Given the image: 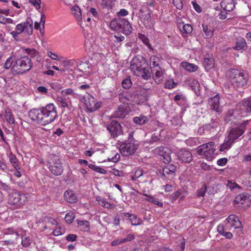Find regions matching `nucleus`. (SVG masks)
Listing matches in <instances>:
<instances>
[{"instance_id":"obj_19","label":"nucleus","mask_w":251,"mask_h":251,"mask_svg":"<svg viewBox=\"0 0 251 251\" xmlns=\"http://www.w3.org/2000/svg\"><path fill=\"white\" fill-rule=\"evenodd\" d=\"M167 148H164L163 147H159L155 149V151L159 155L163 157V159L165 163H169L171 160V157L169 153L167 152Z\"/></svg>"},{"instance_id":"obj_32","label":"nucleus","mask_w":251,"mask_h":251,"mask_svg":"<svg viewBox=\"0 0 251 251\" xmlns=\"http://www.w3.org/2000/svg\"><path fill=\"white\" fill-rule=\"evenodd\" d=\"M181 66L189 72H194L198 69V67L197 65L188 62H182Z\"/></svg>"},{"instance_id":"obj_20","label":"nucleus","mask_w":251,"mask_h":251,"mask_svg":"<svg viewBox=\"0 0 251 251\" xmlns=\"http://www.w3.org/2000/svg\"><path fill=\"white\" fill-rule=\"evenodd\" d=\"M140 12L142 13L140 16L143 24L146 27L151 28L153 24L151 20V14L149 12H144L142 10H140Z\"/></svg>"},{"instance_id":"obj_56","label":"nucleus","mask_w":251,"mask_h":251,"mask_svg":"<svg viewBox=\"0 0 251 251\" xmlns=\"http://www.w3.org/2000/svg\"><path fill=\"white\" fill-rule=\"evenodd\" d=\"M73 14L76 18H79L81 16V12L78 7H75L73 10Z\"/></svg>"},{"instance_id":"obj_35","label":"nucleus","mask_w":251,"mask_h":251,"mask_svg":"<svg viewBox=\"0 0 251 251\" xmlns=\"http://www.w3.org/2000/svg\"><path fill=\"white\" fill-rule=\"evenodd\" d=\"M89 68V66L88 63L80 61H78L76 69L80 72H87Z\"/></svg>"},{"instance_id":"obj_63","label":"nucleus","mask_w":251,"mask_h":251,"mask_svg":"<svg viewBox=\"0 0 251 251\" xmlns=\"http://www.w3.org/2000/svg\"><path fill=\"white\" fill-rule=\"evenodd\" d=\"M175 85H176V84H175L174 81L173 80L168 81L165 84V88H168V89H172V88L175 87Z\"/></svg>"},{"instance_id":"obj_5","label":"nucleus","mask_w":251,"mask_h":251,"mask_svg":"<svg viewBox=\"0 0 251 251\" xmlns=\"http://www.w3.org/2000/svg\"><path fill=\"white\" fill-rule=\"evenodd\" d=\"M109 26L112 30L120 31L126 35H130L133 30L129 22L122 18L113 19L110 22Z\"/></svg>"},{"instance_id":"obj_50","label":"nucleus","mask_w":251,"mask_h":251,"mask_svg":"<svg viewBox=\"0 0 251 251\" xmlns=\"http://www.w3.org/2000/svg\"><path fill=\"white\" fill-rule=\"evenodd\" d=\"M5 233L6 234L13 235V237L15 239H17L19 236L18 233L14 231L12 228H9L7 229V230L5 231Z\"/></svg>"},{"instance_id":"obj_22","label":"nucleus","mask_w":251,"mask_h":251,"mask_svg":"<svg viewBox=\"0 0 251 251\" xmlns=\"http://www.w3.org/2000/svg\"><path fill=\"white\" fill-rule=\"evenodd\" d=\"M251 195L243 193L237 196L235 198L234 203L236 204H244L248 202L251 200Z\"/></svg>"},{"instance_id":"obj_60","label":"nucleus","mask_w":251,"mask_h":251,"mask_svg":"<svg viewBox=\"0 0 251 251\" xmlns=\"http://www.w3.org/2000/svg\"><path fill=\"white\" fill-rule=\"evenodd\" d=\"M134 176L135 178H138L143 175V171L140 168L137 169L134 172Z\"/></svg>"},{"instance_id":"obj_62","label":"nucleus","mask_w":251,"mask_h":251,"mask_svg":"<svg viewBox=\"0 0 251 251\" xmlns=\"http://www.w3.org/2000/svg\"><path fill=\"white\" fill-rule=\"evenodd\" d=\"M192 4L193 5L194 8L198 13H201L202 11L201 7L196 1H192Z\"/></svg>"},{"instance_id":"obj_26","label":"nucleus","mask_w":251,"mask_h":251,"mask_svg":"<svg viewBox=\"0 0 251 251\" xmlns=\"http://www.w3.org/2000/svg\"><path fill=\"white\" fill-rule=\"evenodd\" d=\"M127 114V111L124 106H119L113 113V116L116 118H124Z\"/></svg>"},{"instance_id":"obj_41","label":"nucleus","mask_w":251,"mask_h":251,"mask_svg":"<svg viewBox=\"0 0 251 251\" xmlns=\"http://www.w3.org/2000/svg\"><path fill=\"white\" fill-rule=\"evenodd\" d=\"M218 120H215L213 122H212L211 124L205 125L203 126V129L208 130H211L212 129L217 127L218 125Z\"/></svg>"},{"instance_id":"obj_24","label":"nucleus","mask_w":251,"mask_h":251,"mask_svg":"<svg viewBox=\"0 0 251 251\" xmlns=\"http://www.w3.org/2000/svg\"><path fill=\"white\" fill-rule=\"evenodd\" d=\"M221 6L226 11H231L235 6L233 0H223Z\"/></svg>"},{"instance_id":"obj_17","label":"nucleus","mask_w":251,"mask_h":251,"mask_svg":"<svg viewBox=\"0 0 251 251\" xmlns=\"http://www.w3.org/2000/svg\"><path fill=\"white\" fill-rule=\"evenodd\" d=\"M185 83L186 85L190 86L192 90L195 92L197 96H199L200 94V85L199 82L192 78H190L185 80Z\"/></svg>"},{"instance_id":"obj_38","label":"nucleus","mask_w":251,"mask_h":251,"mask_svg":"<svg viewBox=\"0 0 251 251\" xmlns=\"http://www.w3.org/2000/svg\"><path fill=\"white\" fill-rule=\"evenodd\" d=\"M5 118L7 122L10 124H15V119L10 109H6L5 111Z\"/></svg>"},{"instance_id":"obj_40","label":"nucleus","mask_w":251,"mask_h":251,"mask_svg":"<svg viewBox=\"0 0 251 251\" xmlns=\"http://www.w3.org/2000/svg\"><path fill=\"white\" fill-rule=\"evenodd\" d=\"M26 26V31L28 34H31L32 32V25L33 22L30 18H27L26 22L23 24Z\"/></svg>"},{"instance_id":"obj_43","label":"nucleus","mask_w":251,"mask_h":251,"mask_svg":"<svg viewBox=\"0 0 251 251\" xmlns=\"http://www.w3.org/2000/svg\"><path fill=\"white\" fill-rule=\"evenodd\" d=\"M51 87L54 90L58 91L63 88L62 81L59 80L50 84Z\"/></svg>"},{"instance_id":"obj_8","label":"nucleus","mask_w":251,"mask_h":251,"mask_svg":"<svg viewBox=\"0 0 251 251\" xmlns=\"http://www.w3.org/2000/svg\"><path fill=\"white\" fill-rule=\"evenodd\" d=\"M133 139L132 134L130 133L129 142L123 143L120 146V151L125 156L132 155L137 149V146L132 142Z\"/></svg>"},{"instance_id":"obj_2","label":"nucleus","mask_w":251,"mask_h":251,"mask_svg":"<svg viewBox=\"0 0 251 251\" xmlns=\"http://www.w3.org/2000/svg\"><path fill=\"white\" fill-rule=\"evenodd\" d=\"M32 67L30 58L27 55L23 56L14 55L8 58L4 63V67L9 69L11 67L13 73L15 74H20L28 71Z\"/></svg>"},{"instance_id":"obj_37","label":"nucleus","mask_w":251,"mask_h":251,"mask_svg":"<svg viewBox=\"0 0 251 251\" xmlns=\"http://www.w3.org/2000/svg\"><path fill=\"white\" fill-rule=\"evenodd\" d=\"M179 27L182 33L183 34H190L193 31V28L190 24H185L182 25V29H181V25H179Z\"/></svg>"},{"instance_id":"obj_57","label":"nucleus","mask_w":251,"mask_h":251,"mask_svg":"<svg viewBox=\"0 0 251 251\" xmlns=\"http://www.w3.org/2000/svg\"><path fill=\"white\" fill-rule=\"evenodd\" d=\"M57 100L60 102V106L62 107H67L68 106V104L66 102L65 100L62 97H57Z\"/></svg>"},{"instance_id":"obj_48","label":"nucleus","mask_w":251,"mask_h":251,"mask_svg":"<svg viewBox=\"0 0 251 251\" xmlns=\"http://www.w3.org/2000/svg\"><path fill=\"white\" fill-rule=\"evenodd\" d=\"M75 218V215L73 212L68 213L66 214L65 220L68 224L73 223Z\"/></svg>"},{"instance_id":"obj_23","label":"nucleus","mask_w":251,"mask_h":251,"mask_svg":"<svg viewBox=\"0 0 251 251\" xmlns=\"http://www.w3.org/2000/svg\"><path fill=\"white\" fill-rule=\"evenodd\" d=\"M215 65L214 60L213 58L209 55L205 56L203 65L206 71H209L212 69Z\"/></svg>"},{"instance_id":"obj_47","label":"nucleus","mask_w":251,"mask_h":251,"mask_svg":"<svg viewBox=\"0 0 251 251\" xmlns=\"http://www.w3.org/2000/svg\"><path fill=\"white\" fill-rule=\"evenodd\" d=\"M78 225L81 228L85 231L89 230V223L87 221H81L78 223Z\"/></svg>"},{"instance_id":"obj_30","label":"nucleus","mask_w":251,"mask_h":251,"mask_svg":"<svg viewBox=\"0 0 251 251\" xmlns=\"http://www.w3.org/2000/svg\"><path fill=\"white\" fill-rule=\"evenodd\" d=\"M217 230L219 234L222 235L226 239H230L232 238L233 236L232 233H231L230 232H226L225 231V228L223 225L221 224L217 226Z\"/></svg>"},{"instance_id":"obj_42","label":"nucleus","mask_w":251,"mask_h":251,"mask_svg":"<svg viewBox=\"0 0 251 251\" xmlns=\"http://www.w3.org/2000/svg\"><path fill=\"white\" fill-rule=\"evenodd\" d=\"M233 142H234L229 140L228 138V140L221 146L220 151H223L229 149Z\"/></svg>"},{"instance_id":"obj_55","label":"nucleus","mask_w":251,"mask_h":251,"mask_svg":"<svg viewBox=\"0 0 251 251\" xmlns=\"http://www.w3.org/2000/svg\"><path fill=\"white\" fill-rule=\"evenodd\" d=\"M110 173L117 176H124V172L123 171L116 170L115 168L112 169Z\"/></svg>"},{"instance_id":"obj_51","label":"nucleus","mask_w":251,"mask_h":251,"mask_svg":"<svg viewBox=\"0 0 251 251\" xmlns=\"http://www.w3.org/2000/svg\"><path fill=\"white\" fill-rule=\"evenodd\" d=\"M174 5L178 9H182L183 8L182 0H173Z\"/></svg>"},{"instance_id":"obj_31","label":"nucleus","mask_w":251,"mask_h":251,"mask_svg":"<svg viewBox=\"0 0 251 251\" xmlns=\"http://www.w3.org/2000/svg\"><path fill=\"white\" fill-rule=\"evenodd\" d=\"M131 98L132 96L127 92L121 93L119 96V100L123 103H128Z\"/></svg>"},{"instance_id":"obj_39","label":"nucleus","mask_w":251,"mask_h":251,"mask_svg":"<svg viewBox=\"0 0 251 251\" xmlns=\"http://www.w3.org/2000/svg\"><path fill=\"white\" fill-rule=\"evenodd\" d=\"M96 199L99 205L107 208H110V204L106 201L105 199L101 198L100 196H97Z\"/></svg>"},{"instance_id":"obj_3","label":"nucleus","mask_w":251,"mask_h":251,"mask_svg":"<svg viewBox=\"0 0 251 251\" xmlns=\"http://www.w3.org/2000/svg\"><path fill=\"white\" fill-rule=\"evenodd\" d=\"M130 68L135 75L145 80H148L151 77V73L148 67L147 61L142 56L133 57L131 61Z\"/></svg>"},{"instance_id":"obj_29","label":"nucleus","mask_w":251,"mask_h":251,"mask_svg":"<svg viewBox=\"0 0 251 251\" xmlns=\"http://www.w3.org/2000/svg\"><path fill=\"white\" fill-rule=\"evenodd\" d=\"M247 47L245 40L243 38H240L236 40L235 46L233 47L234 50H244Z\"/></svg>"},{"instance_id":"obj_27","label":"nucleus","mask_w":251,"mask_h":251,"mask_svg":"<svg viewBox=\"0 0 251 251\" xmlns=\"http://www.w3.org/2000/svg\"><path fill=\"white\" fill-rule=\"evenodd\" d=\"M65 200L70 203H75L77 201L76 195L72 190L65 191L64 194Z\"/></svg>"},{"instance_id":"obj_28","label":"nucleus","mask_w":251,"mask_h":251,"mask_svg":"<svg viewBox=\"0 0 251 251\" xmlns=\"http://www.w3.org/2000/svg\"><path fill=\"white\" fill-rule=\"evenodd\" d=\"M122 214L128 215V218L131 225L133 226L140 225L142 223V220L140 218H138L137 216L134 214L128 213H122Z\"/></svg>"},{"instance_id":"obj_11","label":"nucleus","mask_w":251,"mask_h":251,"mask_svg":"<svg viewBox=\"0 0 251 251\" xmlns=\"http://www.w3.org/2000/svg\"><path fill=\"white\" fill-rule=\"evenodd\" d=\"M226 223L225 224L226 228L231 230L242 227V224L238 217L235 215H230L226 218Z\"/></svg>"},{"instance_id":"obj_44","label":"nucleus","mask_w":251,"mask_h":251,"mask_svg":"<svg viewBox=\"0 0 251 251\" xmlns=\"http://www.w3.org/2000/svg\"><path fill=\"white\" fill-rule=\"evenodd\" d=\"M207 190V186L205 184H203L202 187L198 189L197 191V196L199 197H203L205 194V192Z\"/></svg>"},{"instance_id":"obj_15","label":"nucleus","mask_w":251,"mask_h":251,"mask_svg":"<svg viewBox=\"0 0 251 251\" xmlns=\"http://www.w3.org/2000/svg\"><path fill=\"white\" fill-rule=\"evenodd\" d=\"M178 159L182 163H190L193 159V156L191 152L185 150H181L178 152Z\"/></svg>"},{"instance_id":"obj_16","label":"nucleus","mask_w":251,"mask_h":251,"mask_svg":"<svg viewBox=\"0 0 251 251\" xmlns=\"http://www.w3.org/2000/svg\"><path fill=\"white\" fill-rule=\"evenodd\" d=\"M242 117V115L238 110H230L227 113L226 120L236 123L237 121L241 119Z\"/></svg>"},{"instance_id":"obj_1","label":"nucleus","mask_w":251,"mask_h":251,"mask_svg":"<svg viewBox=\"0 0 251 251\" xmlns=\"http://www.w3.org/2000/svg\"><path fill=\"white\" fill-rule=\"evenodd\" d=\"M30 119L43 126L53 122L58 117L56 107L50 103L40 108L31 109L28 113Z\"/></svg>"},{"instance_id":"obj_21","label":"nucleus","mask_w":251,"mask_h":251,"mask_svg":"<svg viewBox=\"0 0 251 251\" xmlns=\"http://www.w3.org/2000/svg\"><path fill=\"white\" fill-rule=\"evenodd\" d=\"M151 73L155 82L157 83H161L163 78V73L161 68L157 67L156 69H152Z\"/></svg>"},{"instance_id":"obj_53","label":"nucleus","mask_w":251,"mask_h":251,"mask_svg":"<svg viewBox=\"0 0 251 251\" xmlns=\"http://www.w3.org/2000/svg\"><path fill=\"white\" fill-rule=\"evenodd\" d=\"M29 2L33 5L36 9H39L41 8V0H29Z\"/></svg>"},{"instance_id":"obj_7","label":"nucleus","mask_w":251,"mask_h":251,"mask_svg":"<svg viewBox=\"0 0 251 251\" xmlns=\"http://www.w3.org/2000/svg\"><path fill=\"white\" fill-rule=\"evenodd\" d=\"M48 163L49 169L52 174L58 176L62 174L63 172V165L57 156L51 155Z\"/></svg>"},{"instance_id":"obj_46","label":"nucleus","mask_w":251,"mask_h":251,"mask_svg":"<svg viewBox=\"0 0 251 251\" xmlns=\"http://www.w3.org/2000/svg\"><path fill=\"white\" fill-rule=\"evenodd\" d=\"M182 194V190L180 189L177 190L176 192L173 193L170 196V200L172 202L175 201L178 197Z\"/></svg>"},{"instance_id":"obj_59","label":"nucleus","mask_w":251,"mask_h":251,"mask_svg":"<svg viewBox=\"0 0 251 251\" xmlns=\"http://www.w3.org/2000/svg\"><path fill=\"white\" fill-rule=\"evenodd\" d=\"M77 236L74 234H68L66 238V240L69 242H74L76 240Z\"/></svg>"},{"instance_id":"obj_10","label":"nucleus","mask_w":251,"mask_h":251,"mask_svg":"<svg viewBox=\"0 0 251 251\" xmlns=\"http://www.w3.org/2000/svg\"><path fill=\"white\" fill-rule=\"evenodd\" d=\"M83 102L85 105L87 110L91 112L99 109L101 106V102H97L95 98L90 95L84 97Z\"/></svg>"},{"instance_id":"obj_64","label":"nucleus","mask_w":251,"mask_h":251,"mask_svg":"<svg viewBox=\"0 0 251 251\" xmlns=\"http://www.w3.org/2000/svg\"><path fill=\"white\" fill-rule=\"evenodd\" d=\"M227 162V159L226 158H222L220 159H219L217 163L219 166H224L225 165Z\"/></svg>"},{"instance_id":"obj_6","label":"nucleus","mask_w":251,"mask_h":251,"mask_svg":"<svg viewBox=\"0 0 251 251\" xmlns=\"http://www.w3.org/2000/svg\"><path fill=\"white\" fill-rule=\"evenodd\" d=\"M215 143L210 142L200 146L198 152L200 154L204 155L207 160H211L215 155Z\"/></svg>"},{"instance_id":"obj_36","label":"nucleus","mask_w":251,"mask_h":251,"mask_svg":"<svg viewBox=\"0 0 251 251\" xmlns=\"http://www.w3.org/2000/svg\"><path fill=\"white\" fill-rule=\"evenodd\" d=\"M159 58L155 55H152L150 57V66L151 70L152 69H156L157 67H160L159 66Z\"/></svg>"},{"instance_id":"obj_45","label":"nucleus","mask_w":251,"mask_h":251,"mask_svg":"<svg viewBox=\"0 0 251 251\" xmlns=\"http://www.w3.org/2000/svg\"><path fill=\"white\" fill-rule=\"evenodd\" d=\"M132 82L130 78L128 77L123 80L122 85L124 89H128L132 86Z\"/></svg>"},{"instance_id":"obj_33","label":"nucleus","mask_w":251,"mask_h":251,"mask_svg":"<svg viewBox=\"0 0 251 251\" xmlns=\"http://www.w3.org/2000/svg\"><path fill=\"white\" fill-rule=\"evenodd\" d=\"M62 96L66 97L69 96H72L74 98H77L78 95L75 90L72 88H67L61 91Z\"/></svg>"},{"instance_id":"obj_52","label":"nucleus","mask_w":251,"mask_h":251,"mask_svg":"<svg viewBox=\"0 0 251 251\" xmlns=\"http://www.w3.org/2000/svg\"><path fill=\"white\" fill-rule=\"evenodd\" d=\"M9 160L12 165L16 167L17 166V159L15 155H14L12 152L9 154Z\"/></svg>"},{"instance_id":"obj_13","label":"nucleus","mask_w":251,"mask_h":251,"mask_svg":"<svg viewBox=\"0 0 251 251\" xmlns=\"http://www.w3.org/2000/svg\"><path fill=\"white\" fill-rule=\"evenodd\" d=\"M107 128L113 137L121 135L122 133V126L116 121H112Z\"/></svg>"},{"instance_id":"obj_14","label":"nucleus","mask_w":251,"mask_h":251,"mask_svg":"<svg viewBox=\"0 0 251 251\" xmlns=\"http://www.w3.org/2000/svg\"><path fill=\"white\" fill-rule=\"evenodd\" d=\"M220 96L216 95L209 100V105L211 109L216 112L218 115L222 112V107L220 106Z\"/></svg>"},{"instance_id":"obj_18","label":"nucleus","mask_w":251,"mask_h":251,"mask_svg":"<svg viewBox=\"0 0 251 251\" xmlns=\"http://www.w3.org/2000/svg\"><path fill=\"white\" fill-rule=\"evenodd\" d=\"M238 105L247 114H251V97L244 99L238 103Z\"/></svg>"},{"instance_id":"obj_49","label":"nucleus","mask_w":251,"mask_h":251,"mask_svg":"<svg viewBox=\"0 0 251 251\" xmlns=\"http://www.w3.org/2000/svg\"><path fill=\"white\" fill-rule=\"evenodd\" d=\"M31 240L27 237H22V245L24 247H27L30 245Z\"/></svg>"},{"instance_id":"obj_25","label":"nucleus","mask_w":251,"mask_h":251,"mask_svg":"<svg viewBox=\"0 0 251 251\" xmlns=\"http://www.w3.org/2000/svg\"><path fill=\"white\" fill-rule=\"evenodd\" d=\"M203 31L204 35V37L206 39H210L213 35L214 29L210 25L205 24H202Z\"/></svg>"},{"instance_id":"obj_4","label":"nucleus","mask_w":251,"mask_h":251,"mask_svg":"<svg viewBox=\"0 0 251 251\" xmlns=\"http://www.w3.org/2000/svg\"><path fill=\"white\" fill-rule=\"evenodd\" d=\"M232 84L237 89L244 88L247 85L249 75L244 71L231 69L228 72Z\"/></svg>"},{"instance_id":"obj_9","label":"nucleus","mask_w":251,"mask_h":251,"mask_svg":"<svg viewBox=\"0 0 251 251\" xmlns=\"http://www.w3.org/2000/svg\"><path fill=\"white\" fill-rule=\"evenodd\" d=\"M249 122V121L246 120L241 124L239 126L231 128L228 137L229 139L234 142L241 136L244 133Z\"/></svg>"},{"instance_id":"obj_61","label":"nucleus","mask_w":251,"mask_h":251,"mask_svg":"<svg viewBox=\"0 0 251 251\" xmlns=\"http://www.w3.org/2000/svg\"><path fill=\"white\" fill-rule=\"evenodd\" d=\"M67 61L68 65H69V67H73L76 68L78 61L75 59H70L67 60Z\"/></svg>"},{"instance_id":"obj_54","label":"nucleus","mask_w":251,"mask_h":251,"mask_svg":"<svg viewBox=\"0 0 251 251\" xmlns=\"http://www.w3.org/2000/svg\"><path fill=\"white\" fill-rule=\"evenodd\" d=\"M16 29L17 31L21 34L24 30H26V26L23 24H19L16 25Z\"/></svg>"},{"instance_id":"obj_34","label":"nucleus","mask_w":251,"mask_h":251,"mask_svg":"<svg viewBox=\"0 0 251 251\" xmlns=\"http://www.w3.org/2000/svg\"><path fill=\"white\" fill-rule=\"evenodd\" d=\"M133 121L136 124L142 126L148 121V118L144 116L135 117L133 118Z\"/></svg>"},{"instance_id":"obj_12","label":"nucleus","mask_w":251,"mask_h":251,"mask_svg":"<svg viewBox=\"0 0 251 251\" xmlns=\"http://www.w3.org/2000/svg\"><path fill=\"white\" fill-rule=\"evenodd\" d=\"M26 197L23 194L15 192L9 195V203L12 205H19L23 204Z\"/></svg>"},{"instance_id":"obj_58","label":"nucleus","mask_w":251,"mask_h":251,"mask_svg":"<svg viewBox=\"0 0 251 251\" xmlns=\"http://www.w3.org/2000/svg\"><path fill=\"white\" fill-rule=\"evenodd\" d=\"M242 184L247 188H251V177L243 180Z\"/></svg>"}]
</instances>
